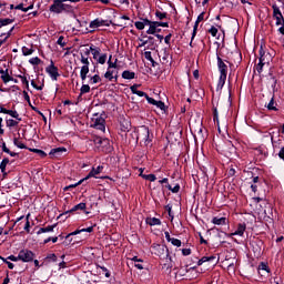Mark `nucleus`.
<instances>
[{
  "label": "nucleus",
  "instance_id": "c756f323",
  "mask_svg": "<svg viewBox=\"0 0 284 284\" xmlns=\"http://www.w3.org/2000/svg\"><path fill=\"white\" fill-rule=\"evenodd\" d=\"M10 23H14V20L10 18L1 19L0 20V28H3V26H10Z\"/></svg>",
  "mask_w": 284,
  "mask_h": 284
},
{
  "label": "nucleus",
  "instance_id": "6e6d98bb",
  "mask_svg": "<svg viewBox=\"0 0 284 284\" xmlns=\"http://www.w3.org/2000/svg\"><path fill=\"white\" fill-rule=\"evenodd\" d=\"M134 26H135L136 30H145V27L142 21H136L134 23Z\"/></svg>",
  "mask_w": 284,
  "mask_h": 284
},
{
  "label": "nucleus",
  "instance_id": "9b49d317",
  "mask_svg": "<svg viewBox=\"0 0 284 284\" xmlns=\"http://www.w3.org/2000/svg\"><path fill=\"white\" fill-rule=\"evenodd\" d=\"M0 74H1L0 79H2L3 83H10V81H14V78L10 75V73L8 72V69L6 70L1 69Z\"/></svg>",
  "mask_w": 284,
  "mask_h": 284
},
{
  "label": "nucleus",
  "instance_id": "338daca9",
  "mask_svg": "<svg viewBox=\"0 0 284 284\" xmlns=\"http://www.w3.org/2000/svg\"><path fill=\"white\" fill-rule=\"evenodd\" d=\"M138 97H145V99H148V97H150L149 94H146L143 91H138V93H135Z\"/></svg>",
  "mask_w": 284,
  "mask_h": 284
},
{
  "label": "nucleus",
  "instance_id": "49530a36",
  "mask_svg": "<svg viewBox=\"0 0 284 284\" xmlns=\"http://www.w3.org/2000/svg\"><path fill=\"white\" fill-rule=\"evenodd\" d=\"M81 94H88L90 92V85L89 84H83L80 89Z\"/></svg>",
  "mask_w": 284,
  "mask_h": 284
},
{
  "label": "nucleus",
  "instance_id": "ddd939ff",
  "mask_svg": "<svg viewBox=\"0 0 284 284\" xmlns=\"http://www.w3.org/2000/svg\"><path fill=\"white\" fill-rule=\"evenodd\" d=\"M156 32H161V29L159 28V22L153 21L151 27H149L146 34H156Z\"/></svg>",
  "mask_w": 284,
  "mask_h": 284
},
{
  "label": "nucleus",
  "instance_id": "bb28decb",
  "mask_svg": "<svg viewBox=\"0 0 284 284\" xmlns=\"http://www.w3.org/2000/svg\"><path fill=\"white\" fill-rule=\"evenodd\" d=\"M225 217H213L212 223L214 225H225Z\"/></svg>",
  "mask_w": 284,
  "mask_h": 284
},
{
  "label": "nucleus",
  "instance_id": "4c0bfd02",
  "mask_svg": "<svg viewBox=\"0 0 284 284\" xmlns=\"http://www.w3.org/2000/svg\"><path fill=\"white\" fill-rule=\"evenodd\" d=\"M8 163H10L9 159H3L2 162L0 163V170L2 173L6 172V168H7Z\"/></svg>",
  "mask_w": 284,
  "mask_h": 284
},
{
  "label": "nucleus",
  "instance_id": "72a5a7b5",
  "mask_svg": "<svg viewBox=\"0 0 284 284\" xmlns=\"http://www.w3.org/2000/svg\"><path fill=\"white\" fill-rule=\"evenodd\" d=\"M19 125V120L9 119L7 120V128H17Z\"/></svg>",
  "mask_w": 284,
  "mask_h": 284
},
{
  "label": "nucleus",
  "instance_id": "b1692460",
  "mask_svg": "<svg viewBox=\"0 0 284 284\" xmlns=\"http://www.w3.org/2000/svg\"><path fill=\"white\" fill-rule=\"evenodd\" d=\"M95 61L97 63H100V65H105V61H108V54L106 53L100 54Z\"/></svg>",
  "mask_w": 284,
  "mask_h": 284
},
{
  "label": "nucleus",
  "instance_id": "e2e57ef3",
  "mask_svg": "<svg viewBox=\"0 0 284 284\" xmlns=\"http://www.w3.org/2000/svg\"><path fill=\"white\" fill-rule=\"evenodd\" d=\"M153 22H154V21H150L149 19H143V20H142V24L144 26V28H145V26H149V28H150Z\"/></svg>",
  "mask_w": 284,
  "mask_h": 284
},
{
  "label": "nucleus",
  "instance_id": "4d7b16f0",
  "mask_svg": "<svg viewBox=\"0 0 284 284\" xmlns=\"http://www.w3.org/2000/svg\"><path fill=\"white\" fill-rule=\"evenodd\" d=\"M132 94H136L139 92V84H133L130 87Z\"/></svg>",
  "mask_w": 284,
  "mask_h": 284
},
{
  "label": "nucleus",
  "instance_id": "a19ab883",
  "mask_svg": "<svg viewBox=\"0 0 284 284\" xmlns=\"http://www.w3.org/2000/svg\"><path fill=\"white\" fill-rule=\"evenodd\" d=\"M144 59H146V61H150V63H154V58H152V52L150 51L144 52Z\"/></svg>",
  "mask_w": 284,
  "mask_h": 284
},
{
  "label": "nucleus",
  "instance_id": "4468645a",
  "mask_svg": "<svg viewBox=\"0 0 284 284\" xmlns=\"http://www.w3.org/2000/svg\"><path fill=\"white\" fill-rule=\"evenodd\" d=\"M246 226L245 224H239L235 232L229 234V236H243L245 234Z\"/></svg>",
  "mask_w": 284,
  "mask_h": 284
},
{
  "label": "nucleus",
  "instance_id": "dca6fc26",
  "mask_svg": "<svg viewBox=\"0 0 284 284\" xmlns=\"http://www.w3.org/2000/svg\"><path fill=\"white\" fill-rule=\"evenodd\" d=\"M225 81H227V75L220 74L216 91L221 92L223 90V87L225 85Z\"/></svg>",
  "mask_w": 284,
  "mask_h": 284
},
{
  "label": "nucleus",
  "instance_id": "e433bc0d",
  "mask_svg": "<svg viewBox=\"0 0 284 284\" xmlns=\"http://www.w3.org/2000/svg\"><path fill=\"white\" fill-rule=\"evenodd\" d=\"M18 79H20L23 85H26L27 88H30V82L28 81V78L26 75H18Z\"/></svg>",
  "mask_w": 284,
  "mask_h": 284
},
{
  "label": "nucleus",
  "instance_id": "c85d7f7f",
  "mask_svg": "<svg viewBox=\"0 0 284 284\" xmlns=\"http://www.w3.org/2000/svg\"><path fill=\"white\" fill-rule=\"evenodd\" d=\"M32 8H34L33 4L29 6L28 8H23V3L16 6V10H21L22 12H28L32 10Z\"/></svg>",
  "mask_w": 284,
  "mask_h": 284
},
{
  "label": "nucleus",
  "instance_id": "3c124183",
  "mask_svg": "<svg viewBox=\"0 0 284 284\" xmlns=\"http://www.w3.org/2000/svg\"><path fill=\"white\" fill-rule=\"evenodd\" d=\"M274 18L276 19V26H283V23H284L283 14L282 16H274Z\"/></svg>",
  "mask_w": 284,
  "mask_h": 284
},
{
  "label": "nucleus",
  "instance_id": "680f3d73",
  "mask_svg": "<svg viewBox=\"0 0 284 284\" xmlns=\"http://www.w3.org/2000/svg\"><path fill=\"white\" fill-rule=\"evenodd\" d=\"M182 254H183V256H190V254H192V250H190V248H182Z\"/></svg>",
  "mask_w": 284,
  "mask_h": 284
},
{
  "label": "nucleus",
  "instance_id": "f257e3e1",
  "mask_svg": "<svg viewBox=\"0 0 284 284\" xmlns=\"http://www.w3.org/2000/svg\"><path fill=\"white\" fill-rule=\"evenodd\" d=\"M77 0H54L50 7V12H54L55 14H61V12H72V4L75 3Z\"/></svg>",
  "mask_w": 284,
  "mask_h": 284
},
{
  "label": "nucleus",
  "instance_id": "423d86ee",
  "mask_svg": "<svg viewBox=\"0 0 284 284\" xmlns=\"http://www.w3.org/2000/svg\"><path fill=\"white\" fill-rule=\"evenodd\" d=\"M19 258L22 263H30L34 260V253L29 250H21L19 252Z\"/></svg>",
  "mask_w": 284,
  "mask_h": 284
},
{
  "label": "nucleus",
  "instance_id": "6e6552de",
  "mask_svg": "<svg viewBox=\"0 0 284 284\" xmlns=\"http://www.w3.org/2000/svg\"><path fill=\"white\" fill-rule=\"evenodd\" d=\"M45 70L49 73V77H51L52 81H57V79H59V69L54 67V62H51Z\"/></svg>",
  "mask_w": 284,
  "mask_h": 284
},
{
  "label": "nucleus",
  "instance_id": "5fc2aeb1",
  "mask_svg": "<svg viewBox=\"0 0 284 284\" xmlns=\"http://www.w3.org/2000/svg\"><path fill=\"white\" fill-rule=\"evenodd\" d=\"M32 49H29V48H26L23 47L22 48V53L24 54V57H30V54H32Z\"/></svg>",
  "mask_w": 284,
  "mask_h": 284
},
{
  "label": "nucleus",
  "instance_id": "0eeeda50",
  "mask_svg": "<svg viewBox=\"0 0 284 284\" xmlns=\"http://www.w3.org/2000/svg\"><path fill=\"white\" fill-rule=\"evenodd\" d=\"M105 26H110V23H108V21H105L103 19L98 18L90 22L89 28L91 29V32H94V30H97V28H103Z\"/></svg>",
  "mask_w": 284,
  "mask_h": 284
},
{
  "label": "nucleus",
  "instance_id": "f8f14e48",
  "mask_svg": "<svg viewBox=\"0 0 284 284\" xmlns=\"http://www.w3.org/2000/svg\"><path fill=\"white\" fill-rule=\"evenodd\" d=\"M146 101L151 105H155L156 108H159V110H165V103H163V101H156V100H154L153 98H150V97H146Z\"/></svg>",
  "mask_w": 284,
  "mask_h": 284
},
{
  "label": "nucleus",
  "instance_id": "a211bd4d",
  "mask_svg": "<svg viewBox=\"0 0 284 284\" xmlns=\"http://www.w3.org/2000/svg\"><path fill=\"white\" fill-rule=\"evenodd\" d=\"M90 143H93L95 145V150H101V144H103V138L95 136L93 140L90 141Z\"/></svg>",
  "mask_w": 284,
  "mask_h": 284
},
{
  "label": "nucleus",
  "instance_id": "a878e982",
  "mask_svg": "<svg viewBox=\"0 0 284 284\" xmlns=\"http://www.w3.org/2000/svg\"><path fill=\"white\" fill-rule=\"evenodd\" d=\"M140 176H142V179H144L145 181H151V183H154V181H156V175H154V174L141 173Z\"/></svg>",
  "mask_w": 284,
  "mask_h": 284
},
{
  "label": "nucleus",
  "instance_id": "6ab92c4d",
  "mask_svg": "<svg viewBox=\"0 0 284 284\" xmlns=\"http://www.w3.org/2000/svg\"><path fill=\"white\" fill-rule=\"evenodd\" d=\"M63 152H67L65 148H57V149H52L50 151V156H59L60 154H63Z\"/></svg>",
  "mask_w": 284,
  "mask_h": 284
},
{
  "label": "nucleus",
  "instance_id": "c03bdc74",
  "mask_svg": "<svg viewBox=\"0 0 284 284\" xmlns=\"http://www.w3.org/2000/svg\"><path fill=\"white\" fill-rule=\"evenodd\" d=\"M57 43H58V45L65 48V45H67L65 38L63 36H60Z\"/></svg>",
  "mask_w": 284,
  "mask_h": 284
},
{
  "label": "nucleus",
  "instance_id": "f03ea898",
  "mask_svg": "<svg viewBox=\"0 0 284 284\" xmlns=\"http://www.w3.org/2000/svg\"><path fill=\"white\" fill-rule=\"evenodd\" d=\"M90 54V51H87L85 54H81L80 62L83 64L80 70V78L82 81H85L88 79V74L90 73V59L88 55Z\"/></svg>",
  "mask_w": 284,
  "mask_h": 284
},
{
  "label": "nucleus",
  "instance_id": "393cba45",
  "mask_svg": "<svg viewBox=\"0 0 284 284\" xmlns=\"http://www.w3.org/2000/svg\"><path fill=\"white\" fill-rule=\"evenodd\" d=\"M146 223L148 225H161V220L156 219V217H148L146 219Z\"/></svg>",
  "mask_w": 284,
  "mask_h": 284
},
{
  "label": "nucleus",
  "instance_id": "09e8293b",
  "mask_svg": "<svg viewBox=\"0 0 284 284\" xmlns=\"http://www.w3.org/2000/svg\"><path fill=\"white\" fill-rule=\"evenodd\" d=\"M253 252L255 256H261V246H258V244L253 245Z\"/></svg>",
  "mask_w": 284,
  "mask_h": 284
},
{
  "label": "nucleus",
  "instance_id": "2f4dec72",
  "mask_svg": "<svg viewBox=\"0 0 284 284\" xmlns=\"http://www.w3.org/2000/svg\"><path fill=\"white\" fill-rule=\"evenodd\" d=\"M31 152H34L36 154H39V156H41V159H45V156H48V154L45 153V151L43 150H39V149H30Z\"/></svg>",
  "mask_w": 284,
  "mask_h": 284
},
{
  "label": "nucleus",
  "instance_id": "8fccbe9b",
  "mask_svg": "<svg viewBox=\"0 0 284 284\" xmlns=\"http://www.w3.org/2000/svg\"><path fill=\"white\" fill-rule=\"evenodd\" d=\"M170 243L171 244H173L174 245V247H181V240H179V239H174V237H172V240L170 241Z\"/></svg>",
  "mask_w": 284,
  "mask_h": 284
},
{
  "label": "nucleus",
  "instance_id": "864d4df0",
  "mask_svg": "<svg viewBox=\"0 0 284 284\" xmlns=\"http://www.w3.org/2000/svg\"><path fill=\"white\" fill-rule=\"evenodd\" d=\"M30 214L27 215V222L24 224V231L28 232V234H30Z\"/></svg>",
  "mask_w": 284,
  "mask_h": 284
},
{
  "label": "nucleus",
  "instance_id": "ea45409f",
  "mask_svg": "<svg viewBox=\"0 0 284 284\" xmlns=\"http://www.w3.org/2000/svg\"><path fill=\"white\" fill-rule=\"evenodd\" d=\"M8 114L9 116H12V119H17V121H21V118L19 116V113L17 111L9 110Z\"/></svg>",
  "mask_w": 284,
  "mask_h": 284
},
{
  "label": "nucleus",
  "instance_id": "052dcab7",
  "mask_svg": "<svg viewBox=\"0 0 284 284\" xmlns=\"http://www.w3.org/2000/svg\"><path fill=\"white\" fill-rule=\"evenodd\" d=\"M210 34H212V37H216V34H219V29H216L215 27H212L210 29Z\"/></svg>",
  "mask_w": 284,
  "mask_h": 284
},
{
  "label": "nucleus",
  "instance_id": "de8ad7c7",
  "mask_svg": "<svg viewBox=\"0 0 284 284\" xmlns=\"http://www.w3.org/2000/svg\"><path fill=\"white\" fill-rule=\"evenodd\" d=\"M29 63H31V65H39V63H41V59H39V57L31 58Z\"/></svg>",
  "mask_w": 284,
  "mask_h": 284
},
{
  "label": "nucleus",
  "instance_id": "1a4fd4ad",
  "mask_svg": "<svg viewBox=\"0 0 284 284\" xmlns=\"http://www.w3.org/2000/svg\"><path fill=\"white\" fill-rule=\"evenodd\" d=\"M103 172V165H99L97 168H92V170L89 172V174L84 178V181H88V179H98L99 174Z\"/></svg>",
  "mask_w": 284,
  "mask_h": 284
},
{
  "label": "nucleus",
  "instance_id": "4be33fe9",
  "mask_svg": "<svg viewBox=\"0 0 284 284\" xmlns=\"http://www.w3.org/2000/svg\"><path fill=\"white\" fill-rule=\"evenodd\" d=\"M85 207H87L85 203L81 202V203L74 205V206H73L70 211H68V212H79V210H80V211H83V210H85Z\"/></svg>",
  "mask_w": 284,
  "mask_h": 284
},
{
  "label": "nucleus",
  "instance_id": "39448f33",
  "mask_svg": "<svg viewBox=\"0 0 284 284\" xmlns=\"http://www.w3.org/2000/svg\"><path fill=\"white\" fill-rule=\"evenodd\" d=\"M81 232H94V226H89L87 229H81V230H77L74 232H71L69 233L67 236H65V241L63 242V245H65L68 247V245H71L72 244V236H77V234H81Z\"/></svg>",
  "mask_w": 284,
  "mask_h": 284
},
{
  "label": "nucleus",
  "instance_id": "2eb2a0df",
  "mask_svg": "<svg viewBox=\"0 0 284 284\" xmlns=\"http://www.w3.org/2000/svg\"><path fill=\"white\" fill-rule=\"evenodd\" d=\"M88 52L92 54L94 61H97L101 54V48H98V47H94V45H91L88 50Z\"/></svg>",
  "mask_w": 284,
  "mask_h": 284
},
{
  "label": "nucleus",
  "instance_id": "9d476101",
  "mask_svg": "<svg viewBox=\"0 0 284 284\" xmlns=\"http://www.w3.org/2000/svg\"><path fill=\"white\" fill-rule=\"evenodd\" d=\"M217 68H219L220 74H225V77H227V64H225V62H223V59H221V57L219 55H217Z\"/></svg>",
  "mask_w": 284,
  "mask_h": 284
},
{
  "label": "nucleus",
  "instance_id": "5701e85b",
  "mask_svg": "<svg viewBox=\"0 0 284 284\" xmlns=\"http://www.w3.org/2000/svg\"><path fill=\"white\" fill-rule=\"evenodd\" d=\"M13 145H16V148H19L20 150H26V144L23 142H21V140H19V138H13Z\"/></svg>",
  "mask_w": 284,
  "mask_h": 284
},
{
  "label": "nucleus",
  "instance_id": "69168bd1",
  "mask_svg": "<svg viewBox=\"0 0 284 284\" xmlns=\"http://www.w3.org/2000/svg\"><path fill=\"white\" fill-rule=\"evenodd\" d=\"M8 260H9V261H13L14 263H17V261H20L19 254H18V256L10 255V256L8 257Z\"/></svg>",
  "mask_w": 284,
  "mask_h": 284
},
{
  "label": "nucleus",
  "instance_id": "58836bf2",
  "mask_svg": "<svg viewBox=\"0 0 284 284\" xmlns=\"http://www.w3.org/2000/svg\"><path fill=\"white\" fill-rule=\"evenodd\" d=\"M166 187H168V190L173 192V194L179 193V190H181V185H179V184H176L174 187H172V185L168 184Z\"/></svg>",
  "mask_w": 284,
  "mask_h": 284
},
{
  "label": "nucleus",
  "instance_id": "412c9836",
  "mask_svg": "<svg viewBox=\"0 0 284 284\" xmlns=\"http://www.w3.org/2000/svg\"><path fill=\"white\" fill-rule=\"evenodd\" d=\"M136 77V73L125 70L122 72V79H128V80H132Z\"/></svg>",
  "mask_w": 284,
  "mask_h": 284
},
{
  "label": "nucleus",
  "instance_id": "0e129e2a",
  "mask_svg": "<svg viewBox=\"0 0 284 284\" xmlns=\"http://www.w3.org/2000/svg\"><path fill=\"white\" fill-rule=\"evenodd\" d=\"M258 270H262L263 272H268L267 271V264L261 263L260 266H258Z\"/></svg>",
  "mask_w": 284,
  "mask_h": 284
},
{
  "label": "nucleus",
  "instance_id": "37998d69",
  "mask_svg": "<svg viewBox=\"0 0 284 284\" xmlns=\"http://www.w3.org/2000/svg\"><path fill=\"white\" fill-rule=\"evenodd\" d=\"M110 145L109 139H103L100 150H108V146Z\"/></svg>",
  "mask_w": 284,
  "mask_h": 284
},
{
  "label": "nucleus",
  "instance_id": "7c9ffc66",
  "mask_svg": "<svg viewBox=\"0 0 284 284\" xmlns=\"http://www.w3.org/2000/svg\"><path fill=\"white\" fill-rule=\"evenodd\" d=\"M272 9H273V17H280L283 13L281 12V8H278L277 4H272Z\"/></svg>",
  "mask_w": 284,
  "mask_h": 284
},
{
  "label": "nucleus",
  "instance_id": "774afa93",
  "mask_svg": "<svg viewBox=\"0 0 284 284\" xmlns=\"http://www.w3.org/2000/svg\"><path fill=\"white\" fill-rule=\"evenodd\" d=\"M280 26H282V27L278 28V32H280L281 34H284V23H283V24H280Z\"/></svg>",
  "mask_w": 284,
  "mask_h": 284
},
{
  "label": "nucleus",
  "instance_id": "aec40b11",
  "mask_svg": "<svg viewBox=\"0 0 284 284\" xmlns=\"http://www.w3.org/2000/svg\"><path fill=\"white\" fill-rule=\"evenodd\" d=\"M54 227H57V224L49 225V226H45V227H41V229L38 231V234H45V233H48V232H54Z\"/></svg>",
  "mask_w": 284,
  "mask_h": 284
},
{
  "label": "nucleus",
  "instance_id": "a18cd8bd",
  "mask_svg": "<svg viewBox=\"0 0 284 284\" xmlns=\"http://www.w3.org/2000/svg\"><path fill=\"white\" fill-rule=\"evenodd\" d=\"M155 17H156V19H160V21H163V19H165V17H168V13L161 12V11H156L155 12Z\"/></svg>",
  "mask_w": 284,
  "mask_h": 284
},
{
  "label": "nucleus",
  "instance_id": "7ed1b4c3",
  "mask_svg": "<svg viewBox=\"0 0 284 284\" xmlns=\"http://www.w3.org/2000/svg\"><path fill=\"white\" fill-rule=\"evenodd\" d=\"M91 128L105 132V119L101 113H94L91 118Z\"/></svg>",
  "mask_w": 284,
  "mask_h": 284
},
{
  "label": "nucleus",
  "instance_id": "13d9d810",
  "mask_svg": "<svg viewBox=\"0 0 284 284\" xmlns=\"http://www.w3.org/2000/svg\"><path fill=\"white\" fill-rule=\"evenodd\" d=\"M83 181H85V179L80 180L75 184H71V185L67 186L64 190H70V187H77V186L81 185V183H83Z\"/></svg>",
  "mask_w": 284,
  "mask_h": 284
},
{
  "label": "nucleus",
  "instance_id": "f3484780",
  "mask_svg": "<svg viewBox=\"0 0 284 284\" xmlns=\"http://www.w3.org/2000/svg\"><path fill=\"white\" fill-rule=\"evenodd\" d=\"M203 17L204 14L201 13L199 17H197V20L195 21V26L193 28V33H192V41H194V38L196 37V30L199 28V23H201V21H203ZM192 41L190 42V45H192Z\"/></svg>",
  "mask_w": 284,
  "mask_h": 284
},
{
  "label": "nucleus",
  "instance_id": "f704fd0d",
  "mask_svg": "<svg viewBox=\"0 0 284 284\" xmlns=\"http://www.w3.org/2000/svg\"><path fill=\"white\" fill-rule=\"evenodd\" d=\"M116 59L114 62H112V55L109 57V60H108V70H112V69H116Z\"/></svg>",
  "mask_w": 284,
  "mask_h": 284
},
{
  "label": "nucleus",
  "instance_id": "79ce46f5",
  "mask_svg": "<svg viewBox=\"0 0 284 284\" xmlns=\"http://www.w3.org/2000/svg\"><path fill=\"white\" fill-rule=\"evenodd\" d=\"M263 65H265V62H263V57L260 58V62L256 67V70L258 72V74H261V72H263Z\"/></svg>",
  "mask_w": 284,
  "mask_h": 284
},
{
  "label": "nucleus",
  "instance_id": "603ef678",
  "mask_svg": "<svg viewBox=\"0 0 284 284\" xmlns=\"http://www.w3.org/2000/svg\"><path fill=\"white\" fill-rule=\"evenodd\" d=\"M121 130H122V132H128V130H130V122L125 120V121L122 123Z\"/></svg>",
  "mask_w": 284,
  "mask_h": 284
},
{
  "label": "nucleus",
  "instance_id": "c9c22d12",
  "mask_svg": "<svg viewBox=\"0 0 284 284\" xmlns=\"http://www.w3.org/2000/svg\"><path fill=\"white\" fill-rule=\"evenodd\" d=\"M104 78L109 81H112V79H114V71L112 69H108L104 73Z\"/></svg>",
  "mask_w": 284,
  "mask_h": 284
},
{
  "label": "nucleus",
  "instance_id": "cd10ccee",
  "mask_svg": "<svg viewBox=\"0 0 284 284\" xmlns=\"http://www.w3.org/2000/svg\"><path fill=\"white\" fill-rule=\"evenodd\" d=\"M89 83L91 85H94L97 83H101V77L99 74H95V75L91 77L90 80H89Z\"/></svg>",
  "mask_w": 284,
  "mask_h": 284
},
{
  "label": "nucleus",
  "instance_id": "473e14b6",
  "mask_svg": "<svg viewBox=\"0 0 284 284\" xmlns=\"http://www.w3.org/2000/svg\"><path fill=\"white\" fill-rule=\"evenodd\" d=\"M267 110H273L274 112H276V110H278L276 108V102H274V98L271 99V101L268 102V104L266 105Z\"/></svg>",
  "mask_w": 284,
  "mask_h": 284
},
{
  "label": "nucleus",
  "instance_id": "20e7f679",
  "mask_svg": "<svg viewBox=\"0 0 284 284\" xmlns=\"http://www.w3.org/2000/svg\"><path fill=\"white\" fill-rule=\"evenodd\" d=\"M138 139H140L143 145H150L152 143V138H150V129H148V126H141L138 133Z\"/></svg>",
  "mask_w": 284,
  "mask_h": 284
},
{
  "label": "nucleus",
  "instance_id": "bf43d9fd",
  "mask_svg": "<svg viewBox=\"0 0 284 284\" xmlns=\"http://www.w3.org/2000/svg\"><path fill=\"white\" fill-rule=\"evenodd\" d=\"M203 263H209V256H203L201 260H199L197 265H203Z\"/></svg>",
  "mask_w": 284,
  "mask_h": 284
}]
</instances>
